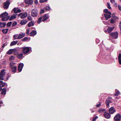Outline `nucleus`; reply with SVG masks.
Here are the masks:
<instances>
[{
  "mask_svg": "<svg viewBox=\"0 0 121 121\" xmlns=\"http://www.w3.org/2000/svg\"><path fill=\"white\" fill-rule=\"evenodd\" d=\"M108 9H105L104 10V13H106L108 11Z\"/></svg>",
  "mask_w": 121,
  "mask_h": 121,
  "instance_id": "603ef678",
  "label": "nucleus"
},
{
  "mask_svg": "<svg viewBox=\"0 0 121 121\" xmlns=\"http://www.w3.org/2000/svg\"><path fill=\"white\" fill-rule=\"evenodd\" d=\"M22 51L24 54H26L29 53L31 50V48L30 47H25L21 48Z\"/></svg>",
  "mask_w": 121,
  "mask_h": 121,
  "instance_id": "f03ea898",
  "label": "nucleus"
},
{
  "mask_svg": "<svg viewBox=\"0 0 121 121\" xmlns=\"http://www.w3.org/2000/svg\"><path fill=\"white\" fill-rule=\"evenodd\" d=\"M25 2L27 4H30L33 3L32 0H25Z\"/></svg>",
  "mask_w": 121,
  "mask_h": 121,
  "instance_id": "6ab92c4d",
  "label": "nucleus"
},
{
  "mask_svg": "<svg viewBox=\"0 0 121 121\" xmlns=\"http://www.w3.org/2000/svg\"><path fill=\"white\" fill-rule=\"evenodd\" d=\"M111 101L109 99H107L105 101L106 105L107 107L109 108V104L111 103Z\"/></svg>",
  "mask_w": 121,
  "mask_h": 121,
  "instance_id": "9b49d317",
  "label": "nucleus"
},
{
  "mask_svg": "<svg viewBox=\"0 0 121 121\" xmlns=\"http://www.w3.org/2000/svg\"><path fill=\"white\" fill-rule=\"evenodd\" d=\"M110 2L112 3H113L115 1L114 0H110Z\"/></svg>",
  "mask_w": 121,
  "mask_h": 121,
  "instance_id": "4d7b16f0",
  "label": "nucleus"
},
{
  "mask_svg": "<svg viewBox=\"0 0 121 121\" xmlns=\"http://www.w3.org/2000/svg\"><path fill=\"white\" fill-rule=\"evenodd\" d=\"M28 40V38L27 37H25L24 38V39L22 40V41H27Z\"/></svg>",
  "mask_w": 121,
  "mask_h": 121,
  "instance_id": "ea45409f",
  "label": "nucleus"
},
{
  "mask_svg": "<svg viewBox=\"0 0 121 121\" xmlns=\"http://www.w3.org/2000/svg\"><path fill=\"white\" fill-rule=\"evenodd\" d=\"M2 90V87L1 86H0V91Z\"/></svg>",
  "mask_w": 121,
  "mask_h": 121,
  "instance_id": "680f3d73",
  "label": "nucleus"
},
{
  "mask_svg": "<svg viewBox=\"0 0 121 121\" xmlns=\"http://www.w3.org/2000/svg\"><path fill=\"white\" fill-rule=\"evenodd\" d=\"M34 24L33 22L32 21L30 22L28 25V26L29 27H30L31 26L34 25Z\"/></svg>",
  "mask_w": 121,
  "mask_h": 121,
  "instance_id": "a878e982",
  "label": "nucleus"
},
{
  "mask_svg": "<svg viewBox=\"0 0 121 121\" xmlns=\"http://www.w3.org/2000/svg\"><path fill=\"white\" fill-rule=\"evenodd\" d=\"M41 17H42V21L43 22H44L47 20L49 17L48 15L47 14H45L44 15Z\"/></svg>",
  "mask_w": 121,
  "mask_h": 121,
  "instance_id": "6e6552de",
  "label": "nucleus"
},
{
  "mask_svg": "<svg viewBox=\"0 0 121 121\" xmlns=\"http://www.w3.org/2000/svg\"><path fill=\"white\" fill-rule=\"evenodd\" d=\"M15 59V57L14 56H11V57L9 58V60L11 61H13Z\"/></svg>",
  "mask_w": 121,
  "mask_h": 121,
  "instance_id": "72a5a7b5",
  "label": "nucleus"
},
{
  "mask_svg": "<svg viewBox=\"0 0 121 121\" xmlns=\"http://www.w3.org/2000/svg\"><path fill=\"white\" fill-rule=\"evenodd\" d=\"M121 119V116L119 114H117L114 118V120L115 121H120Z\"/></svg>",
  "mask_w": 121,
  "mask_h": 121,
  "instance_id": "39448f33",
  "label": "nucleus"
},
{
  "mask_svg": "<svg viewBox=\"0 0 121 121\" xmlns=\"http://www.w3.org/2000/svg\"><path fill=\"white\" fill-rule=\"evenodd\" d=\"M5 73L4 70H1L0 73V74L2 75H3L4 76Z\"/></svg>",
  "mask_w": 121,
  "mask_h": 121,
  "instance_id": "e433bc0d",
  "label": "nucleus"
},
{
  "mask_svg": "<svg viewBox=\"0 0 121 121\" xmlns=\"http://www.w3.org/2000/svg\"><path fill=\"white\" fill-rule=\"evenodd\" d=\"M11 71L14 73H15L17 71V67L14 66L13 67L10 68Z\"/></svg>",
  "mask_w": 121,
  "mask_h": 121,
  "instance_id": "4468645a",
  "label": "nucleus"
},
{
  "mask_svg": "<svg viewBox=\"0 0 121 121\" xmlns=\"http://www.w3.org/2000/svg\"><path fill=\"white\" fill-rule=\"evenodd\" d=\"M8 13L5 12L0 15V17L2 18L1 20L3 21H5L9 18L10 16H8Z\"/></svg>",
  "mask_w": 121,
  "mask_h": 121,
  "instance_id": "f257e3e1",
  "label": "nucleus"
},
{
  "mask_svg": "<svg viewBox=\"0 0 121 121\" xmlns=\"http://www.w3.org/2000/svg\"><path fill=\"white\" fill-rule=\"evenodd\" d=\"M28 20L29 21H30L32 20V18L31 16H29L27 17Z\"/></svg>",
  "mask_w": 121,
  "mask_h": 121,
  "instance_id": "c03bdc74",
  "label": "nucleus"
},
{
  "mask_svg": "<svg viewBox=\"0 0 121 121\" xmlns=\"http://www.w3.org/2000/svg\"><path fill=\"white\" fill-rule=\"evenodd\" d=\"M4 76L3 75L0 74V80H4V78L3 77Z\"/></svg>",
  "mask_w": 121,
  "mask_h": 121,
  "instance_id": "a19ab883",
  "label": "nucleus"
},
{
  "mask_svg": "<svg viewBox=\"0 0 121 121\" xmlns=\"http://www.w3.org/2000/svg\"><path fill=\"white\" fill-rule=\"evenodd\" d=\"M105 32H107V30H105Z\"/></svg>",
  "mask_w": 121,
  "mask_h": 121,
  "instance_id": "69168bd1",
  "label": "nucleus"
},
{
  "mask_svg": "<svg viewBox=\"0 0 121 121\" xmlns=\"http://www.w3.org/2000/svg\"><path fill=\"white\" fill-rule=\"evenodd\" d=\"M15 63L14 62H11L9 63L10 68L13 67H14V65Z\"/></svg>",
  "mask_w": 121,
  "mask_h": 121,
  "instance_id": "7c9ffc66",
  "label": "nucleus"
},
{
  "mask_svg": "<svg viewBox=\"0 0 121 121\" xmlns=\"http://www.w3.org/2000/svg\"><path fill=\"white\" fill-rule=\"evenodd\" d=\"M119 27L120 28V29L121 31V21L119 25Z\"/></svg>",
  "mask_w": 121,
  "mask_h": 121,
  "instance_id": "6e6d98bb",
  "label": "nucleus"
},
{
  "mask_svg": "<svg viewBox=\"0 0 121 121\" xmlns=\"http://www.w3.org/2000/svg\"><path fill=\"white\" fill-rule=\"evenodd\" d=\"M13 11H14V13H15L20 12L21 11V10L18 8H14V9Z\"/></svg>",
  "mask_w": 121,
  "mask_h": 121,
  "instance_id": "dca6fc26",
  "label": "nucleus"
},
{
  "mask_svg": "<svg viewBox=\"0 0 121 121\" xmlns=\"http://www.w3.org/2000/svg\"><path fill=\"white\" fill-rule=\"evenodd\" d=\"M25 36V34L24 33H21L19 34L18 35V39H20L24 37Z\"/></svg>",
  "mask_w": 121,
  "mask_h": 121,
  "instance_id": "ddd939ff",
  "label": "nucleus"
},
{
  "mask_svg": "<svg viewBox=\"0 0 121 121\" xmlns=\"http://www.w3.org/2000/svg\"><path fill=\"white\" fill-rule=\"evenodd\" d=\"M10 2L9 1H7L4 4L3 7L4 9H7L9 7Z\"/></svg>",
  "mask_w": 121,
  "mask_h": 121,
  "instance_id": "0eeeda50",
  "label": "nucleus"
},
{
  "mask_svg": "<svg viewBox=\"0 0 121 121\" xmlns=\"http://www.w3.org/2000/svg\"><path fill=\"white\" fill-rule=\"evenodd\" d=\"M0 106H1V105H0Z\"/></svg>",
  "mask_w": 121,
  "mask_h": 121,
  "instance_id": "338daca9",
  "label": "nucleus"
},
{
  "mask_svg": "<svg viewBox=\"0 0 121 121\" xmlns=\"http://www.w3.org/2000/svg\"><path fill=\"white\" fill-rule=\"evenodd\" d=\"M118 61L120 64H121V54H119L118 57Z\"/></svg>",
  "mask_w": 121,
  "mask_h": 121,
  "instance_id": "b1692460",
  "label": "nucleus"
},
{
  "mask_svg": "<svg viewBox=\"0 0 121 121\" xmlns=\"http://www.w3.org/2000/svg\"><path fill=\"white\" fill-rule=\"evenodd\" d=\"M110 35L113 39H116L118 38V33L117 32H115L110 33Z\"/></svg>",
  "mask_w": 121,
  "mask_h": 121,
  "instance_id": "20e7f679",
  "label": "nucleus"
},
{
  "mask_svg": "<svg viewBox=\"0 0 121 121\" xmlns=\"http://www.w3.org/2000/svg\"><path fill=\"white\" fill-rule=\"evenodd\" d=\"M27 21L24 20H22L20 22V24L21 25H24L26 24Z\"/></svg>",
  "mask_w": 121,
  "mask_h": 121,
  "instance_id": "5701e85b",
  "label": "nucleus"
},
{
  "mask_svg": "<svg viewBox=\"0 0 121 121\" xmlns=\"http://www.w3.org/2000/svg\"><path fill=\"white\" fill-rule=\"evenodd\" d=\"M23 56V54L22 53H20L18 54L17 55V57L19 59H21L22 58Z\"/></svg>",
  "mask_w": 121,
  "mask_h": 121,
  "instance_id": "bb28decb",
  "label": "nucleus"
},
{
  "mask_svg": "<svg viewBox=\"0 0 121 121\" xmlns=\"http://www.w3.org/2000/svg\"><path fill=\"white\" fill-rule=\"evenodd\" d=\"M14 40L16 39H18V35L17 34L13 36Z\"/></svg>",
  "mask_w": 121,
  "mask_h": 121,
  "instance_id": "c756f323",
  "label": "nucleus"
},
{
  "mask_svg": "<svg viewBox=\"0 0 121 121\" xmlns=\"http://www.w3.org/2000/svg\"><path fill=\"white\" fill-rule=\"evenodd\" d=\"M3 83V82L2 81H0V86Z\"/></svg>",
  "mask_w": 121,
  "mask_h": 121,
  "instance_id": "052dcab7",
  "label": "nucleus"
},
{
  "mask_svg": "<svg viewBox=\"0 0 121 121\" xmlns=\"http://www.w3.org/2000/svg\"><path fill=\"white\" fill-rule=\"evenodd\" d=\"M17 23L16 22H13V23L12 25V26H15L17 24Z\"/></svg>",
  "mask_w": 121,
  "mask_h": 121,
  "instance_id": "a18cd8bd",
  "label": "nucleus"
},
{
  "mask_svg": "<svg viewBox=\"0 0 121 121\" xmlns=\"http://www.w3.org/2000/svg\"><path fill=\"white\" fill-rule=\"evenodd\" d=\"M114 27H109L107 29V31L108 33H110L114 29Z\"/></svg>",
  "mask_w": 121,
  "mask_h": 121,
  "instance_id": "2eb2a0df",
  "label": "nucleus"
},
{
  "mask_svg": "<svg viewBox=\"0 0 121 121\" xmlns=\"http://www.w3.org/2000/svg\"><path fill=\"white\" fill-rule=\"evenodd\" d=\"M108 98L110 99H112V97H109Z\"/></svg>",
  "mask_w": 121,
  "mask_h": 121,
  "instance_id": "0e129e2a",
  "label": "nucleus"
},
{
  "mask_svg": "<svg viewBox=\"0 0 121 121\" xmlns=\"http://www.w3.org/2000/svg\"><path fill=\"white\" fill-rule=\"evenodd\" d=\"M22 13H19V14L18 15V16L19 17H20V15H22Z\"/></svg>",
  "mask_w": 121,
  "mask_h": 121,
  "instance_id": "bf43d9fd",
  "label": "nucleus"
},
{
  "mask_svg": "<svg viewBox=\"0 0 121 121\" xmlns=\"http://www.w3.org/2000/svg\"><path fill=\"white\" fill-rule=\"evenodd\" d=\"M6 24L5 23H3L2 22H0V27L3 28L4 27Z\"/></svg>",
  "mask_w": 121,
  "mask_h": 121,
  "instance_id": "412c9836",
  "label": "nucleus"
},
{
  "mask_svg": "<svg viewBox=\"0 0 121 121\" xmlns=\"http://www.w3.org/2000/svg\"><path fill=\"white\" fill-rule=\"evenodd\" d=\"M12 24V22H8L7 24V26L8 27H10L11 24Z\"/></svg>",
  "mask_w": 121,
  "mask_h": 121,
  "instance_id": "58836bf2",
  "label": "nucleus"
},
{
  "mask_svg": "<svg viewBox=\"0 0 121 121\" xmlns=\"http://www.w3.org/2000/svg\"><path fill=\"white\" fill-rule=\"evenodd\" d=\"M107 7L108 9H110L111 8L110 6V4L109 3V2L107 3Z\"/></svg>",
  "mask_w": 121,
  "mask_h": 121,
  "instance_id": "79ce46f5",
  "label": "nucleus"
},
{
  "mask_svg": "<svg viewBox=\"0 0 121 121\" xmlns=\"http://www.w3.org/2000/svg\"><path fill=\"white\" fill-rule=\"evenodd\" d=\"M3 102L2 101H0V104H2Z\"/></svg>",
  "mask_w": 121,
  "mask_h": 121,
  "instance_id": "e2e57ef3",
  "label": "nucleus"
},
{
  "mask_svg": "<svg viewBox=\"0 0 121 121\" xmlns=\"http://www.w3.org/2000/svg\"><path fill=\"white\" fill-rule=\"evenodd\" d=\"M44 12V10L43 9H42L40 12V13L41 14L42 13H43Z\"/></svg>",
  "mask_w": 121,
  "mask_h": 121,
  "instance_id": "3c124183",
  "label": "nucleus"
},
{
  "mask_svg": "<svg viewBox=\"0 0 121 121\" xmlns=\"http://www.w3.org/2000/svg\"><path fill=\"white\" fill-rule=\"evenodd\" d=\"M120 93L119 92V91H116V93L114 94V95L115 96H118L120 94Z\"/></svg>",
  "mask_w": 121,
  "mask_h": 121,
  "instance_id": "c9c22d12",
  "label": "nucleus"
},
{
  "mask_svg": "<svg viewBox=\"0 0 121 121\" xmlns=\"http://www.w3.org/2000/svg\"><path fill=\"white\" fill-rule=\"evenodd\" d=\"M16 18V15H14L11 16L10 18L9 19V20L10 21L12 20L15 18Z\"/></svg>",
  "mask_w": 121,
  "mask_h": 121,
  "instance_id": "c85d7f7f",
  "label": "nucleus"
},
{
  "mask_svg": "<svg viewBox=\"0 0 121 121\" xmlns=\"http://www.w3.org/2000/svg\"><path fill=\"white\" fill-rule=\"evenodd\" d=\"M44 9L46 10H49L50 9V8L49 6H46V7H45Z\"/></svg>",
  "mask_w": 121,
  "mask_h": 121,
  "instance_id": "4c0bfd02",
  "label": "nucleus"
},
{
  "mask_svg": "<svg viewBox=\"0 0 121 121\" xmlns=\"http://www.w3.org/2000/svg\"><path fill=\"white\" fill-rule=\"evenodd\" d=\"M104 16L106 20H107L111 17L110 15H108L106 14H104Z\"/></svg>",
  "mask_w": 121,
  "mask_h": 121,
  "instance_id": "393cba45",
  "label": "nucleus"
},
{
  "mask_svg": "<svg viewBox=\"0 0 121 121\" xmlns=\"http://www.w3.org/2000/svg\"><path fill=\"white\" fill-rule=\"evenodd\" d=\"M37 33L36 31L35 30H33L31 32H30V35L32 36L35 35Z\"/></svg>",
  "mask_w": 121,
  "mask_h": 121,
  "instance_id": "aec40b11",
  "label": "nucleus"
},
{
  "mask_svg": "<svg viewBox=\"0 0 121 121\" xmlns=\"http://www.w3.org/2000/svg\"><path fill=\"white\" fill-rule=\"evenodd\" d=\"M18 42V41L17 40L13 41L11 42L10 45V46H12L16 44Z\"/></svg>",
  "mask_w": 121,
  "mask_h": 121,
  "instance_id": "4be33fe9",
  "label": "nucleus"
},
{
  "mask_svg": "<svg viewBox=\"0 0 121 121\" xmlns=\"http://www.w3.org/2000/svg\"><path fill=\"white\" fill-rule=\"evenodd\" d=\"M104 117L106 118H109L110 117V115L108 113L105 112L104 114Z\"/></svg>",
  "mask_w": 121,
  "mask_h": 121,
  "instance_id": "f8f14e48",
  "label": "nucleus"
},
{
  "mask_svg": "<svg viewBox=\"0 0 121 121\" xmlns=\"http://www.w3.org/2000/svg\"><path fill=\"white\" fill-rule=\"evenodd\" d=\"M42 17H41L38 18L37 21V23H38L39 24L42 21Z\"/></svg>",
  "mask_w": 121,
  "mask_h": 121,
  "instance_id": "473e14b6",
  "label": "nucleus"
},
{
  "mask_svg": "<svg viewBox=\"0 0 121 121\" xmlns=\"http://www.w3.org/2000/svg\"><path fill=\"white\" fill-rule=\"evenodd\" d=\"M105 111V109L100 108L98 112L99 113H101L104 111Z\"/></svg>",
  "mask_w": 121,
  "mask_h": 121,
  "instance_id": "2f4dec72",
  "label": "nucleus"
},
{
  "mask_svg": "<svg viewBox=\"0 0 121 121\" xmlns=\"http://www.w3.org/2000/svg\"><path fill=\"white\" fill-rule=\"evenodd\" d=\"M98 118V117L97 116H96L94 117L93 118L92 121H95Z\"/></svg>",
  "mask_w": 121,
  "mask_h": 121,
  "instance_id": "49530a36",
  "label": "nucleus"
},
{
  "mask_svg": "<svg viewBox=\"0 0 121 121\" xmlns=\"http://www.w3.org/2000/svg\"><path fill=\"white\" fill-rule=\"evenodd\" d=\"M2 85V86L1 87H4L5 86H6V85L7 86V84L5 82L4 83H3Z\"/></svg>",
  "mask_w": 121,
  "mask_h": 121,
  "instance_id": "37998d69",
  "label": "nucleus"
},
{
  "mask_svg": "<svg viewBox=\"0 0 121 121\" xmlns=\"http://www.w3.org/2000/svg\"><path fill=\"white\" fill-rule=\"evenodd\" d=\"M118 18L115 16H113L112 17V18L110 20V23L112 24H113L115 22V20L116 19H118Z\"/></svg>",
  "mask_w": 121,
  "mask_h": 121,
  "instance_id": "1a4fd4ad",
  "label": "nucleus"
},
{
  "mask_svg": "<svg viewBox=\"0 0 121 121\" xmlns=\"http://www.w3.org/2000/svg\"><path fill=\"white\" fill-rule=\"evenodd\" d=\"M30 29H28L26 30V34L27 35H29L30 32Z\"/></svg>",
  "mask_w": 121,
  "mask_h": 121,
  "instance_id": "09e8293b",
  "label": "nucleus"
},
{
  "mask_svg": "<svg viewBox=\"0 0 121 121\" xmlns=\"http://www.w3.org/2000/svg\"><path fill=\"white\" fill-rule=\"evenodd\" d=\"M27 15V14L26 13H22L20 18L22 19H23L25 18Z\"/></svg>",
  "mask_w": 121,
  "mask_h": 121,
  "instance_id": "f3484780",
  "label": "nucleus"
},
{
  "mask_svg": "<svg viewBox=\"0 0 121 121\" xmlns=\"http://www.w3.org/2000/svg\"><path fill=\"white\" fill-rule=\"evenodd\" d=\"M106 13L108 14H109L110 15H110L111 14V13L109 11H108Z\"/></svg>",
  "mask_w": 121,
  "mask_h": 121,
  "instance_id": "864d4df0",
  "label": "nucleus"
},
{
  "mask_svg": "<svg viewBox=\"0 0 121 121\" xmlns=\"http://www.w3.org/2000/svg\"><path fill=\"white\" fill-rule=\"evenodd\" d=\"M118 7L119 9L121 11V6L119 5H118Z\"/></svg>",
  "mask_w": 121,
  "mask_h": 121,
  "instance_id": "13d9d810",
  "label": "nucleus"
},
{
  "mask_svg": "<svg viewBox=\"0 0 121 121\" xmlns=\"http://www.w3.org/2000/svg\"><path fill=\"white\" fill-rule=\"evenodd\" d=\"M7 45V44H6V43H4L2 46V48H4L5 46Z\"/></svg>",
  "mask_w": 121,
  "mask_h": 121,
  "instance_id": "5fc2aeb1",
  "label": "nucleus"
},
{
  "mask_svg": "<svg viewBox=\"0 0 121 121\" xmlns=\"http://www.w3.org/2000/svg\"><path fill=\"white\" fill-rule=\"evenodd\" d=\"M23 66L24 64L22 63H21L19 64L17 69L18 70L19 72H21L22 71Z\"/></svg>",
  "mask_w": 121,
  "mask_h": 121,
  "instance_id": "423d86ee",
  "label": "nucleus"
},
{
  "mask_svg": "<svg viewBox=\"0 0 121 121\" xmlns=\"http://www.w3.org/2000/svg\"><path fill=\"white\" fill-rule=\"evenodd\" d=\"M109 112L110 114H112L115 112V109L113 107H112L110 108Z\"/></svg>",
  "mask_w": 121,
  "mask_h": 121,
  "instance_id": "9d476101",
  "label": "nucleus"
},
{
  "mask_svg": "<svg viewBox=\"0 0 121 121\" xmlns=\"http://www.w3.org/2000/svg\"><path fill=\"white\" fill-rule=\"evenodd\" d=\"M8 30V29H3L2 30V31L3 33L4 34H6Z\"/></svg>",
  "mask_w": 121,
  "mask_h": 121,
  "instance_id": "f704fd0d",
  "label": "nucleus"
},
{
  "mask_svg": "<svg viewBox=\"0 0 121 121\" xmlns=\"http://www.w3.org/2000/svg\"><path fill=\"white\" fill-rule=\"evenodd\" d=\"M14 51L13 49H10L7 53V54H10L12 53Z\"/></svg>",
  "mask_w": 121,
  "mask_h": 121,
  "instance_id": "cd10ccee",
  "label": "nucleus"
},
{
  "mask_svg": "<svg viewBox=\"0 0 121 121\" xmlns=\"http://www.w3.org/2000/svg\"><path fill=\"white\" fill-rule=\"evenodd\" d=\"M101 106L100 103H99V104H97L96 105V107H99Z\"/></svg>",
  "mask_w": 121,
  "mask_h": 121,
  "instance_id": "8fccbe9b",
  "label": "nucleus"
},
{
  "mask_svg": "<svg viewBox=\"0 0 121 121\" xmlns=\"http://www.w3.org/2000/svg\"><path fill=\"white\" fill-rule=\"evenodd\" d=\"M6 90L5 88H3L2 90V92L1 93V94L3 95H5L6 92Z\"/></svg>",
  "mask_w": 121,
  "mask_h": 121,
  "instance_id": "a211bd4d",
  "label": "nucleus"
},
{
  "mask_svg": "<svg viewBox=\"0 0 121 121\" xmlns=\"http://www.w3.org/2000/svg\"><path fill=\"white\" fill-rule=\"evenodd\" d=\"M47 0H40V1L41 3H43L44 2H46Z\"/></svg>",
  "mask_w": 121,
  "mask_h": 121,
  "instance_id": "de8ad7c7",
  "label": "nucleus"
},
{
  "mask_svg": "<svg viewBox=\"0 0 121 121\" xmlns=\"http://www.w3.org/2000/svg\"><path fill=\"white\" fill-rule=\"evenodd\" d=\"M31 14L32 17H37L38 14V11L35 9L32 10L31 12Z\"/></svg>",
  "mask_w": 121,
  "mask_h": 121,
  "instance_id": "7ed1b4c3",
  "label": "nucleus"
}]
</instances>
